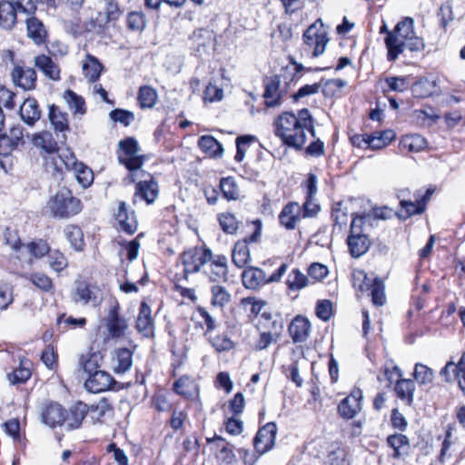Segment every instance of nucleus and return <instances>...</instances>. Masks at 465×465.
Segmentation results:
<instances>
[{
    "instance_id": "41",
    "label": "nucleus",
    "mask_w": 465,
    "mask_h": 465,
    "mask_svg": "<svg viewBox=\"0 0 465 465\" xmlns=\"http://www.w3.org/2000/svg\"><path fill=\"white\" fill-rule=\"evenodd\" d=\"M48 117L56 132L68 130L67 114L62 112L58 106L54 104L49 106Z\"/></svg>"
},
{
    "instance_id": "56",
    "label": "nucleus",
    "mask_w": 465,
    "mask_h": 465,
    "mask_svg": "<svg viewBox=\"0 0 465 465\" xmlns=\"http://www.w3.org/2000/svg\"><path fill=\"white\" fill-rule=\"evenodd\" d=\"M308 278L299 270H292L287 278V285L291 290H300L308 285Z\"/></svg>"
},
{
    "instance_id": "46",
    "label": "nucleus",
    "mask_w": 465,
    "mask_h": 465,
    "mask_svg": "<svg viewBox=\"0 0 465 465\" xmlns=\"http://www.w3.org/2000/svg\"><path fill=\"white\" fill-rule=\"evenodd\" d=\"M414 382L409 379H401L397 381L395 391L397 396L411 405L413 401Z\"/></svg>"
},
{
    "instance_id": "30",
    "label": "nucleus",
    "mask_w": 465,
    "mask_h": 465,
    "mask_svg": "<svg viewBox=\"0 0 465 465\" xmlns=\"http://www.w3.org/2000/svg\"><path fill=\"white\" fill-rule=\"evenodd\" d=\"M112 363L115 373H125L133 365V351L127 348L116 349L113 353Z\"/></svg>"
},
{
    "instance_id": "23",
    "label": "nucleus",
    "mask_w": 465,
    "mask_h": 465,
    "mask_svg": "<svg viewBox=\"0 0 465 465\" xmlns=\"http://www.w3.org/2000/svg\"><path fill=\"white\" fill-rule=\"evenodd\" d=\"M36 72L31 67L15 66L12 71L14 84L24 90L30 91L36 85Z\"/></svg>"
},
{
    "instance_id": "43",
    "label": "nucleus",
    "mask_w": 465,
    "mask_h": 465,
    "mask_svg": "<svg viewBox=\"0 0 465 465\" xmlns=\"http://www.w3.org/2000/svg\"><path fill=\"white\" fill-rule=\"evenodd\" d=\"M64 99L74 114L84 115L86 113L84 98L74 91L66 90L64 93Z\"/></svg>"
},
{
    "instance_id": "10",
    "label": "nucleus",
    "mask_w": 465,
    "mask_h": 465,
    "mask_svg": "<svg viewBox=\"0 0 465 465\" xmlns=\"http://www.w3.org/2000/svg\"><path fill=\"white\" fill-rule=\"evenodd\" d=\"M183 265V275L187 279L189 274L199 272L211 259V250L203 247H193L184 251L180 257Z\"/></svg>"
},
{
    "instance_id": "13",
    "label": "nucleus",
    "mask_w": 465,
    "mask_h": 465,
    "mask_svg": "<svg viewBox=\"0 0 465 465\" xmlns=\"http://www.w3.org/2000/svg\"><path fill=\"white\" fill-rule=\"evenodd\" d=\"M64 159L63 172L64 170L73 171L77 182L84 188L92 184L94 181L93 171L83 163L77 162L74 154L70 150H65Z\"/></svg>"
},
{
    "instance_id": "8",
    "label": "nucleus",
    "mask_w": 465,
    "mask_h": 465,
    "mask_svg": "<svg viewBox=\"0 0 465 465\" xmlns=\"http://www.w3.org/2000/svg\"><path fill=\"white\" fill-rule=\"evenodd\" d=\"M71 299L76 304L97 307L103 301V292L96 283L78 279L71 291Z\"/></svg>"
},
{
    "instance_id": "53",
    "label": "nucleus",
    "mask_w": 465,
    "mask_h": 465,
    "mask_svg": "<svg viewBox=\"0 0 465 465\" xmlns=\"http://www.w3.org/2000/svg\"><path fill=\"white\" fill-rule=\"evenodd\" d=\"M326 465H349L347 452L343 448L336 447L328 452Z\"/></svg>"
},
{
    "instance_id": "31",
    "label": "nucleus",
    "mask_w": 465,
    "mask_h": 465,
    "mask_svg": "<svg viewBox=\"0 0 465 465\" xmlns=\"http://www.w3.org/2000/svg\"><path fill=\"white\" fill-rule=\"evenodd\" d=\"M21 119L28 125H34L41 117L38 104L34 98H27L20 106Z\"/></svg>"
},
{
    "instance_id": "61",
    "label": "nucleus",
    "mask_w": 465,
    "mask_h": 465,
    "mask_svg": "<svg viewBox=\"0 0 465 465\" xmlns=\"http://www.w3.org/2000/svg\"><path fill=\"white\" fill-rule=\"evenodd\" d=\"M13 286L4 282L0 284V310H6L13 302Z\"/></svg>"
},
{
    "instance_id": "29",
    "label": "nucleus",
    "mask_w": 465,
    "mask_h": 465,
    "mask_svg": "<svg viewBox=\"0 0 465 465\" xmlns=\"http://www.w3.org/2000/svg\"><path fill=\"white\" fill-rule=\"evenodd\" d=\"M302 207L297 203H289L279 214L280 223L287 230H293L301 219Z\"/></svg>"
},
{
    "instance_id": "3",
    "label": "nucleus",
    "mask_w": 465,
    "mask_h": 465,
    "mask_svg": "<svg viewBox=\"0 0 465 465\" xmlns=\"http://www.w3.org/2000/svg\"><path fill=\"white\" fill-rule=\"evenodd\" d=\"M34 143L44 151L43 158L45 171L54 178H60L63 174V163L66 149L60 151L57 143L48 132L35 135Z\"/></svg>"
},
{
    "instance_id": "39",
    "label": "nucleus",
    "mask_w": 465,
    "mask_h": 465,
    "mask_svg": "<svg viewBox=\"0 0 465 465\" xmlns=\"http://www.w3.org/2000/svg\"><path fill=\"white\" fill-rule=\"evenodd\" d=\"M17 10L10 2L0 3V26L4 29H12L16 23Z\"/></svg>"
},
{
    "instance_id": "47",
    "label": "nucleus",
    "mask_w": 465,
    "mask_h": 465,
    "mask_svg": "<svg viewBox=\"0 0 465 465\" xmlns=\"http://www.w3.org/2000/svg\"><path fill=\"white\" fill-rule=\"evenodd\" d=\"M137 99L142 108H153L157 103L158 94L154 88L143 85L139 89Z\"/></svg>"
},
{
    "instance_id": "11",
    "label": "nucleus",
    "mask_w": 465,
    "mask_h": 465,
    "mask_svg": "<svg viewBox=\"0 0 465 465\" xmlns=\"http://www.w3.org/2000/svg\"><path fill=\"white\" fill-rule=\"evenodd\" d=\"M287 265L282 263L279 269L274 272L270 277H267L265 272L257 267H247L242 274L243 285L248 289H257L268 282H278L285 273Z\"/></svg>"
},
{
    "instance_id": "40",
    "label": "nucleus",
    "mask_w": 465,
    "mask_h": 465,
    "mask_svg": "<svg viewBox=\"0 0 465 465\" xmlns=\"http://www.w3.org/2000/svg\"><path fill=\"white\" fill-rule=\"evenodd\" d=\"M395 136L392 130L375 132L369 135V148L373 150L384 148L395 139Z\"/></svg>"
},
{
    "instance_id": "33",
    "label": "nucleus",
    "mask_w": 465,
    "mask_h": 465,
    "mask_svg": "<svg viewBox=\"0 0 465 465\" xmlns=\"http://www.w3.org/2000/svg\"><path fill=\"white\" fill-rule=\"evenodd\" d=\"M203 153L210 157L220 158L223 154V145L212 135H203L197 143Z\"/></svg>"
},
{
    "instance_id": "28",
    "label": "nucleus",
    "mask_w": 465,
    "mask_h": 465,
    "mask_svg": "<svg viewBox=\"0 0 465 465\" xmlns=\"http://www.w3.org/2000/svg\"><path fill=\"white\" fill-rule=\"evenodd\" d=\"M311 332V323L309 320L301 315L296 316L289 325V333L293 342L305 341Z\"/></svg>"
},
{
    "instance_id": "45",
    "label": "nucleus",
    "mask_w": 465,
    "mask_h": 465,
    "mask_svg": "<svg viewBox=\"0 0 465 465\" xmlns=\"http://www.w3.org/2000/svg\"><path fill=\"white\" fill-rule=\"evenodd\" d=\"M65 238L75 251L84 249V234L80 227L73 224L67 225L64 230Z\"/></svg>"
},
{
    "instance_id": "26",
    "label": "nucleus",
    "mask_w": 465,
    "mask_h": 465,
    "mask_svg": "<svg viewBox=\"0 0 465 465\" xmlns=\"http://www.w3.org/2000/svg\"><path fill=\"white\" fill-rule=\"evenodd\" d=\"M116 221L119 229L128 234H133L137 231L138 223L134 212H129L124 202H120L116 213Z\"/></svg>"
},
{
    "instance_id": "1",
    "label": "nucleus",
    "mask_w": 465,
    "mask_h": 465,
    "mask_svg": "<svg viewBox=\"0 0 465 465\" xmlns=\"http://www.w3.org/2000/svg\"><path fill=\"white\" fill-rule=\"evenodd\" d=\"M274 134L282 143L295 149H302L306 142V132L315 136L313 118L307 108L298 111L297 114L290 112L281 114L273 123Z\"/></svg>"
},
{
    "instance_id": "48",
    "label": "nucleus",
    "mask_w": 465,
    "mask_h": 465,
    "mask_svg": "<svg viewBox=\"0 0 465 465\" xmlns=\"http://www.w3.org/2000/svg\"><path fill=\"white\" fill-rule=\"evenodd\" d=\"M401 145L409 152L418 153L427 146V141L420 134H409L402 137Z\"/></svg>"
},
{
    "instance_id": "49",
    "label": "nucleus",
    "mask_w": 465,
    "mask_h": 465,
    "mask_svg": "<svg viewBox=\"0 0 465 465\" xmlns=\"http://www.w3.org/2000/svg\"><path fill=\"white\" fill-rule=\"evenodd\" d=\"M457 438L452 435V431L449 429L446 431L445 438L441 443V448L439 455V461L443 463L449 460L455 450Z\"/></svg>"
},
{
    "instance_id": "57",
    "label": "nucleus",
    "mask_w": 465,
    "mask_h": 465,
    "mask_svg": "<svg viewBox=\"0 0 465 465\" xmlns=\"http://www.w3.org/2000/svg\"><path fill=\"white\" fill-rule=\"evenodd\" d=\"M400 204L406 212V218L422 213L425 211L424 201H420L418 197L415 198V201L401 200Z\"/></svg>"
},
{
    "instance_id": "52",
    "label": "nucleus",
    "mask_w": 465,
    "mask_h": 465,
    "mask_svg": "<svg viewBox=\"0 0 465 465\" xmlns=\"http://www.w3.org/2000/svg\"><path fill=\"white\" fill-rule=\"evenodd\" d=\"M414 378L421 385L430 384L434 378L433 371L422 363H417L414 369Z\"/></svg>"
},
{
    "instance_id": "14",
    "label": "nucleus",
    "mask_w": 465,
    "mask_h": 465,
    "mask_svg": "<svg viewBox=\"0 0 465 465\" xmlns=\"http://www.w3.org/2000/svg\"><path fill=\"white\" fill-rule=\"evenodd\" d=\"M228 259L223 254H213L211 259L204 265L203 272L208 277L209 281L213 282H226L228 280Z\"/></svg>"
},
{
    "instance_id": "19",
    "label": "nucleus",
    "mask_w": 465,
    "mask_h": 465,
    "mask_svg": "<svg viewBox=\"0 0 465 465\" xmlns=\"http://www.w3.org/2000/svg\"><path fill=\"white\" fill-rule=\"evenodd\" d=\"M118 310L119 306L115 304L109 310L106 317V328L114 339L124 337L129 327L126 319L119 314Z\"/></svg>"
},
{
    "instance_id": "59",
    "label": "nucleus",
    "mask_w": 465,
    "mask_h": 465,
    "mask_svg": "<svg viewBox=\"0 0 465 465\" xmlns=\"http://www.w3.org/2000/svg\"><path fill=\"white\" fill-rule=\"evenodd\" d=\"M25 249L35 258H42L50 252L48 244L43 240L29 242Z\"/></svg>"
},
{
    "instance_id": "5",
    "label": "nucleus",
    "mask_w": 465,
    "mask_h": 465,
    "mask_svg": "<svg viewBox=\"0 0 465 465\" xmlns=\"http://www.w3.org/2000/svg\"><path fill=\"white\" fill-rule=\"evenodd\" d=\"M294 75H288L287 69L281 74L267 77L264 80V98L267 107H276L282 104V98L288 94Z\"/></svg>"
},
{
    "instance_id": "63",
    "label": "nucleus",
    "mask_w": 465,
    "mask_h": 465,
    "mask_svg": "<svg viewBox=\"0 0 465 465\" xmlns=\"http://www.w3.org/2000/svg\"><path fill=\"white\" fill-rule=\"evenodd\" d=\"M127 26L133 31H142L145 26V19L140 12H131L127 15Z\"/></svg>"
},
{
    "instance_id": "60",
    "label": "nucleus",
    "mask_w": 465,
    "mask_h": 465,
    "mask_svg": "<svg viewBox=\"0 0 465 465\" xmlns=\"http://www.w3.org/2000/svg\"><path fill=\"white\" fill-rule=\"evenodd\" d=\"M194 388V384L193 381H191L187 377H182L178 381H176L173 384V390L177 394L189 397L193 394V390Z\"/></svg>"
},
{
    "instance_id": "42",
    "label": "nucleus",
    "mask_w": 465,
    "mask_h": 465,
    "mask_svg": "<svg viewBox=\"0 0 465 465\" xmlns=\"http://www.w3.org/2000/svg\"><path fill=\"white\" fill-rule=\"evenodd\" d=\"M208 442H215L216 447L219 449L217 458L223 464L230 465L235 461V455L232 449L229 447V444L221 437H215L213 439H207Z\"/></svg>"
},
{
    "instance_id": "64",
    "label": "nucleus",
    "mask_w": 465,
    "mask_h": 465,
    "mask_svg": "<svg viewBox=\"0 0 465 465\" xmlns=\"http://www.w3.org/2000/svg\"><path fill=\"white\" fill-rule=\"evenodd\" d=\"M110 118L114 122L123 124L124 126H128L134 120V114L130 111L114 109L110 113Z\"/></svg>"
},
{
    "instance_id": "38",
    "label": "nucleus",
    "mask_w": 465,
    "mask_h": 465,
    "mask_svg": "<svg viewBox=\"0 0 465 465\" xmlns=\"http://www.w3.org/2000/svg\"><path fill=\"white\" fill-rule=\"evenodd\" d=\"M82 67L85 78H87L89 82L93 83L99 79L103 70L102 64L96 57L91 54L86 55Z\"/></svg>"
},
{
    "instance_id": "27",
    "label": "nucleus",
    "mask_w": 465,
    "mask_h": 465,
    "mask_svg": "<svg viewBox=\"0 0 465 465\" xmlns=\"http://www.w3.org/2000/svg\"><path fill=\"white\" fill-rule=\"evenodd\" d=\"M136 329L144 337H151L153 334L154 323L152 317V311L146 302H142L136 320Z\"/></svg>"
},
{
    "instance_id": "21",
    "label": "nucleus",
    "mask_w": 465,
    "mask_h": 465,
    "mask_svg": "<svg viewBox=\"0 0 465 465\" xmlns=\"http://www.w3.org/2000/svg\"><path fill=\"white\" fill-rule=\"evenodd\" d=\"M26 36L35 45H42L46 43L48 32L44 23L36 16L30 15L25 18Z\"/></svg>"
},
{
    "instance_id": "12",
    "label": "nucleus",
    "mask_w": 465,
    "mask_h": 465,
    "mask_svg": "<svg viewBox=\"0 0 465 465\" xmlns=\"http://www.w3.org/2000/svg\"><path fill=\"white\" fill-rule=\"evenodd\" d=\"M302 39L307 47L313 49V57L322 55L329 42L327 32L324 30L321 20L316 21L304 31Z\"/></svg>"
},
{
    "instance_id": "62",
    "label": "nucleus",
    "mask_w": 465,
    "mask_h": 465,
    "mask_svg": "<svg viewBox=\"0 0 465 465\" xmlns=\"http://www.w3.org/2000/svg\"><path fill=\"white\" fill-rule=\"evenodd\" d=\"M213 347L219 352L228 351L234 348V342L227 335H216L211 340Z\"/></svg>"
},
{
    "instance_id": "35",
    "label": "nucleus",
    "mask_w": 465,
    "mask_h": 465,
    "mask_svg": "<svg viewBox=\"0 0 465 465\" xmlns=\"http://www.w3.org/2000/svg\"><path fill=\"white\" fill-rule=\"evenodd\" d=\"M16 274L21 278L30 281L37 289L42 292H52L54 288L52 279L43 272H16Z\"/></svg>"
},
{
    "instance_id": "7",
    "label": "nucleus",
    "mask_w": 465,
    "mask_h": 465,
    "mask_svg": "<svg viewBox=\"0 0 465 465\" xmlns=\"http://www.w3.org/2000/svg\"><path fill=\"white\" fill-rule=\"evenodd\" d=\"M353 286L358 292L367 293L371 296V302L376 306H382L386 302L385 286L380 278H370L361 270L353 272Z\"/></svg>"
},
{
    "instance_id": "36",
    "label": "nucleus",
    "mask_w": 465,
    "mask_h": 465,
    "mask_svg": "<svg viewBox=\"0 0 465 465\" xmlns=\"http://www.w3.org/2000/svg\"><path fill=\"white\" fill-rule=\"evenodd\" d=\"M103 355L99 351L87 352L79 359V365L89 376L94 371H100L98 368L103 362Z\"/></svg>"
},
{
    "instance_id": "6",
    "label": "nucleus",
    "mask_w": 465,
    "mask_h": 465,
    "mask_svg": "<svg viewBox=\"0 0 465 465\" xmlns=\"http://www.w3.org/2000/svg\"><path fill=\"white\" fill-rule=\"evenodd\" d=\"M119 148L122 153L118 155V160L131 172L128 175L130 182L135 183L139 175L138 171L144 162V156L139 154L138 143L134 138L128 137L119 142Z\"/></svg>"
},
{
    "instance_id": "16",
    "label": "nucleus",
    "mask_w": 465,
    "mask_h": 465,
    "mask_svg": "<svg viewBox=\"0 0 465 465\" xmlns=\"http://www.w3.org/2000/svg\"><path fill=\"white\" fill-rule=\"evenodd\" d=\"M362 391L359 388L351 390V393L338 405V413L346 420L353 419L361 410Z\"/></svg>"
},
{
    "instance_id": "54",
    "label": "nucleus",
    "mask_w": 465,
    "mask_h": 465,
    "mask_svg": "<svg viewBox=\"0 0 465 465\" xmlns=\"http://www.w3.org/2000/svg\"><path fill=\"white\" fill-rule=\"evenodd\" d=\"M331 219L333 221V228L341 230L347 224L348 214L342 208V203H336L332 207Z\"/></svg>"
},
{
    "instance_id": "17",
    "label": "nucleus",
    "mask_w": 465,
    "mask_h": 465,
    "mask_svg": "<svg viewBox=\"0 0 465 465\" xmlns=\"http://www.w3.org/2000/svg\"><path fill=\"white\" fill-rule=\"evenodd\" d=\"M276 433L277 426L274 422H268L261 428L253 440L255 450L261 454L270 450L275 443Z\"/></svg>"
},
{
    "instance_id": "58",
    "label": "nucleus",
    "mask_w": 465,
    "mask_h": 465,
    "mask_svg": "<svg viewBox=\"0 0 465 465\" xmlns=\"http://www.w3.org/2000/svg\"><path fill=\"white\" fill-rule=\"evenodd\" d=\"M49 266L56 272L64 271L68 266L65 256L59 251H53L48 255Z\"/></svg>"
},
{
    "instance_id": "9",
    "label": "nucleus",
    "mask_w": 465,
    "mask_h": 465,
    "mask_svg": "<svg viewBox=\"0 0 465 465\" xmlns=\"http://www.w3.org/2000/svg\"><path fill=\"white\" fill-rule=\"evenodd\" d=\"M370 215H356L351 223L350 235L347 239V244L352 257L359 258L363 255L371 246V241L367 234L363 232L365 219Z\"/></svg>"
},
{
    "instance_id": "32",
    "label": "nucleus",
    "mask_w": 465,
    "mask_h": 465,
    "mask_svg": "<svg viewBox=\"0 0 465 465\" xmlns=\"http://www.w3.org/2000/svg\"><path fill=\"white\" fill-rule=\"evenodd\" d=\"M282 330L283 323L282 322H277L274 321L272 322V331H262L260 333L259 339L255 343V349L258 351L267 349L270 344L276 342L279 340Z\"/></svg>"
},
{
    "instance_id": "22",
    "label": "nucleus",
    "mask_w": 465,
    "mask_h": 465,
    "mask_svg": "<svg viewBox=\"0 0 465 465\" xmlns=\"http://www.w3.org/2000/svg\"><path fill=\"white\" fill-rule=\"evenodd\" d=\"M88 411L89 406L82 401H78L66 411L62 425L69 430L80 428Z\"/></svg>"
},
{
    "instance_id": "55",
    "label": "nucleus",
    "mask_w": 465,
    "mask_h": 465,
    "mask_svg": "<svg viewBox=\"0 0 465 465\" xmlns=\"http://www.w3.org/2000/svg\"><path fill=\"white\" fill-rule=\"evenodd\" d=\"M391 91L404 92L409 89L411 83L408 76H389L384 80Z\"/></svg>"
},
{
    "instance_id": "24",
    "label": "nucleus",
    "mask_w": 465,
    "mask_h": 465,
    "mask_svg": "<svg viewBox=\"0 0 465 465\" xmlns=\"http://www.w3.org/2000/svg\"><path fill=\"white\" fill-rule=\"evenodd\" d=\"M149 180L139 181L135 185V193L133 199L134 203H136V199L139 197L145 201L148 204L153 203L158 196V184L148 174Z\"/></svg>"
},
{
    "instance_id": "15",
    "label": "nucleus",
    "mask_w": 465,
    "mask_h": 465,
    "mask_svg": "<svg viewBox=\"0 0 465 465\" xmlns=\"http://www.w3.org/2000/svg\"><path fill=\"white\" fill-rule=\"evenodd\" d=\"M440 375L446 382L456 381L465 394V351L457 363L452 361H448L440 370Z\"/></svg>"
},
{
    "instance_id": "44",
    "label": "nucleus",
    "mask_w": 465,
    "mask_h": 465,
    "mask_svg": "<svg viewBox=\"0 0 465 465\" xmlns=\"http://www.w3.org/2000/svg\"><path fill=\"white\" fill-rule=\"evenodd\" d=\"M220 189L223 197L228 201H237L241 198V192L238 185L231 176L221 179Z\"/></svg>"
},
{
    "instance_id": "37",
    "label": "nucleus",
    "mask_w": 465,
    "mask_h": 465,
    "mask_svg": "<svg viewBox=\"0 0 465 465\" xmlns=\"http://www.w3.org/2000/svg\"><path fill=\"white\" fill-rule=\"evenodd\" d=\"M387 443L394 450L393 457L396 459L407 455L410 449V441L406 435L392 434L387 438Z\"/></svg>"
},
{
    "instance_id": "18",
    "label": "nucleus",
    "mask_w": 465,
    "mask_h": 465,
    "mask_svg": "<svg viewBox=\"0 0 465 465\" xmlns=\"http://www.w3.org/2000/svg\"><path fill=\"white\" fill-rule=\"evenodd\" d=\"M116 383L112 375L104 371H94L84 381L85 389L93 393L112 390Z\"/></svg>"
},
{
    "instance_id": "51",
    "label": "nucleus",
    "mask_w": 465,
    "mask_h": 465,
    "mask_svg": "<svg viewBox=\"0 0 465 465\" xmlns=\"http://www.w3.org/2000/svg\"><path fill=\"white\" fill-rule=\"evenodd\" d=\"M218 221L222 230L228 234L236 233L239 228V221L230 213H223L219 214Z\"/></svg>"
},
{
    "instance_id": "50",
    "label": "nucleus",
    "mask_w": 465,
    "mask_h": 465,
    "mask_svg": "<svg viewBox=\"0 0 465 465\" xmlns=\"http://www.w3.org/2000/svg\"><path fill=\"white\" fill-rule=\"evenodd\" d=\"M211 293L213 306L223 308L230 302L231 294L223 286L218 284L212 286Z\"/></svg>"
},
{
    "instance_id": "20",
    "label": "nucleus",
    "mask_w": 465,
    "mask_h": 465,
    "mask_svg": "<svg viewBox=\"0 0 465 465\" xmlns=\"http://www.w3.org/2000/svg\"><path fill=\"white\" fill-rule=\"evenodd\" d=\"M65 413L66 410L61 404L50 401L42 407L41 419L45 425L55 428L62 426Z\"/></svg>"
},
{
    "instance_id": "25",
    "label": "nucleus",
    "mask_w": 465,
    "mask_h": 465,
    "mask_svg": "<svg viewBox=\"0 0 465 465\" xmlns=\"http://www.w3.org/2000/svg\"><path fill=\"white\" fill-rule=\"evenodd\" d=\"M34 64L46 78L52 81L61 79L60 67L50 56L44 54H38L34 59Z\"/></svg>"
},
{
    "instance_id": "34",
    "label": "nucleus",
    "mask_w": 465,
    "mask_h": 465,
    "mask_svg": "<svg viewBox=\"0 0 465 465\" xmlns=\"http://www.w3.org/2000/svg\"><path fill=\"white\" fill-rule=\"evenodd\" d=\"M232 261L238 268H243L251 262V252L247 239L238 241L232 252Z\"/></svg>"
},
{
    "instance_id": "2",
    "label": "nucleus",
    "mask_w": 465,
    "mask_h": 465,
    "mask_svg": "<svg viewBox=\"0 0 465 465\" xmlns=\"http://www.w3.org/2000/svg\"><path fill=\"white\" fill-rule=\"evenodd\" d=\"M387 48V59L390 62L396 61L401 55L408 56V53L413 56L425 48L423 39L416 35L414 32V21L411 17H405L400 21L391 32L384 39Z\"/></svg>"
},
{
    "instance_id": "4",
    "label": "nucleus",
    "mask_w": 465,
    "mask_h": 465,
    "mask_svg": "<svg viewBox=\"0 0 465 465\" xmlns=\"http://www.w3.org/2000/svg\"><path fill=\"white\" fill-rule=\"evenodd\" d=\"M82 207L81 201L74 197L67 188L60 189L46 204L50 214L57 219H68L74 216L81 212Z\"/></svg>"
}]
</instances>
